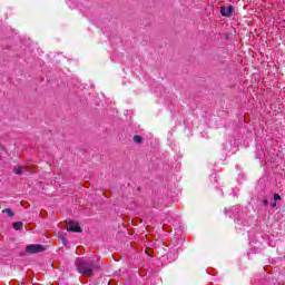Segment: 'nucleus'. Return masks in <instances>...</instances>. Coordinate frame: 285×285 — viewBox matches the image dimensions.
I'll list each match as a JSON object with an SVG mask.
<instances>
[{"mask_svg":"<svg viewBox=\"0 0 285 285\" xmlns=\"http://www.w3.org/2000/svg\"><path fill=\"white\" fill-rule=\"evenodd\" d=\"M282 199V196H279V194H274V202H277Z\"/></svg>","mask_w":285,"mask_h":285,"instance_id":"nucleus-9","label":"nucleus"},{"mask_svg":"<svg viewBox=\"0 0 285 285\" xmlns=\"http://www.w3.org/2000/svg\"><path fill=\"white\" fill-rule=\"evenodd\" d=\"M235 11V7L234 6H223L220 7V14L223 17H230V14H233V12Z\"/></svg>","mask_w":285,"mask_h":285,"instance_id":"nucleus-4","label":"nucleus"},{"mask_svg":"<svg viewBox=\"0 0 285 285\" xmlns=\"http://www.w3.org/2000/svg\"><path fill=\"white\" fill-rule=\"evenodd\" d=\"M134 141L135 144H141L144 141V138H141V136L139 135H136L134 136Z\"/></svg>","mask_w":285,"mask_h":285,"instance_id":"nucleus-7","label":"nucleus"},{"mask_svg":"<svg viewBox=\"0 0 285 285\" xmlns=\"http://www.w3.org/2000/svg\"><path fill=\"white\" fill-rule=\"evenodd\" d=\"M13 228L14 230H21V228H23V223L22 222L13 223Z\"/></svg>","mask_w":285,"mask_h":285,"instance_id":"nucleus-5","label":"nucleus"},{"mask_svg":"<svg viewBox=\"0 0 285 285\" xmlns=\"http://www.w3.org/2000/svg\"><path fill=\"white\" fill-rule=\"evenodd\" d=\"M46 250V247L41 244H31L26 247V253H29V255H37V253H43Z\"/></svg>","mask_w":285,"mask_h":285,"instance_id":"nucleus-2","label":"nucleus"},{"mask_svg":"<svg viewBox=\"0 0 285 285\" xmlns=\"http://www.w3.org/2000/svg\"><path fill=\"white\" fill-rule=\"evenodd\" d=\"M2 213H6L7 215H9V217H14V213L11 208H4L2 209Z\"/></svg>","mask_w":285,"mask_h":285,"instance_id":"nucleus-6","label":"nucleus"},{"mask_svg":"<svg viewBox=\"0 0 285 285\" xmlns=\"http://www.w3.org/2000/svg\"><path fill=\"white\" fill-rule=\"evenodd\" d=\"M14 173L16 175H23V170L21 169V167H14Z\"/></svg>","mask_w":285,"mask_h":285,"instance_id":"nucleus-8","label":"nucleus"},{"mask_svg":"<svg viewBox=\"0 0 285 285\" xmlns=\"http://www.w3.org/2000/svg\"><path fill=\"white\" fill-rule=\"evenodd\" d=\"M264 204H265V206H268V200L264 199Z\"/></svg>","mask_w":285,"mask_h":285,"instance_id":"nucleus-10","label":"nucleus"},{"mask_svg":"<svg viewBox=\"0 0 285 285\" xmlns=\"http://www.w3.org/2000/svg\"><path fill=\"white\" fill-rule=\"evenodd\" d=\"M66 228L71 233H81V227L79 226V223H75L72 220L66 223Z\"/></svg>","mask_w":285,"mask_h":285,"instance_id":"nucleus-3","label":"nucleus"},{"mask_svg":"<svg viewBox=\"0 0 285 285\" xmlns=\"http://www.w3.org/2000/svg\"><path fill=\"white\" fill-rule=\"evenodd\" d=\"M66 240V238L62 236V242H65Z\"/></svg>","mask_w":285,"mask_h":285,"instance_id":"nucleus-12","label":"nucleus"},{"mask_svg":"<svg viewBox=\"0 0 285 285\" xmlns=\"http://www.w3.org/2000/svg\"><path fill=\"white\" fill-rule=\"evenodd\" d=\"M272 206H273V208H275V206H277V203H274Z\"/></svg>","mask_w":285,"mask_h":285,"instance_id":"nucleus-11","label":"nucleus"},{"mask_svg":"<svg viewBox=\"0 0 285 285\" xmlns=\"http://www.w3.org/2000/svg\"><path fill=\"white\" fill-rule=\"evenodd\" d=\"M104 263L101 261H85L82 258L76 259L77 272L85 277H92L95 271H101Z\"/></svg>","mask_w":285,"mask_h":285,"instance_id":"nucleus-1","label":"nucleus"}]
</instances>
